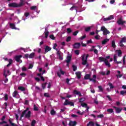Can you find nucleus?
<instances>
[{"label": "nucleus", "mask_w": 126, "mask_h": 126, "mask_svg": "<svg viewBox=\"0 0 126 126\" xmlns=\"http://www.w3.org/2000/svg\"><path fill=\"white\" fill-rule=\"evenodd\" d=\"M23 5H24V0H20L19 4L16 2H11L8 4L9 7H21Z\"/></svg>", "instance_id": "obj_1"}, {"label": "nucleus", "mask_w": 126, "mask_h": 126, "mask_svg": "<svg viewBox=\"0 0 126 126\" xmlns=\"http://www.w3.org/2000/svg\"><path fill=\"white\" fill-rule=\"evenodd\" d=\"M100 31H102L103 32V35H104V36L108 35V34H110L109 30L106 29V28L104 26L101 27Z\"/></svg>", "instance_id": "obj_2"}, {"label": "nucleus", "mask_w": 126, "mask_h": 126, "mask_svg": "<svg viewBox=\"0 0 126 126\" xmlns=\"http://www.w3.org/2000/svg\"><path fill=\"white\" fill-rule=\"evenodd\" d=\"M123 43H126V36L122 37L121 38V40H120V42L119 43V45L120 47H121V48H123V47L125 46V45H124Z\"/></svg>", "instance_id": "obj_3"}, {"label": "nucleus", "mask_w": 126, "mask_h": 126, "mask_svg": "<svg viewBox=\"0 0 126 126\" xmlns=\"http://www.w3.org/2000/svg\"><path fill=\"white\" fill-rule=\"evenodd\" d=\"M21 58H22V55H16L14 57L15 61L17 62V63H22V60H21Z\"/></svg>", "instance_id": "obj_4"}, {"label": "nucleus", "mask_w": 126, "mask_h": 126, "mask_svg": "<svg viewBox=\"0 0 126 126\" xmlns=\"http://www.w3.org/2000/svg\"><path fill=\"white\" fill-rule=\"evenodd\" d=\"M3 60H4V61L5 62H7V61H8V62L9 63L6 65L7 67L10 66V65H11L12 63H13V61L11 59H10L8 60V59H7V58H3Z\"/></svg>", "instance_id": "obj_5"}, {"label": "nucleus", "mask_w": 126, "mask_h": 126, "mask_svg": "<svg viewBox=\"0 0 126 126\" xmlns=\"http://www.w3.org/2000/svg\"><path fill=\"white\" fill-rule=\"evenodd\" d=\"M117 23H118V25H124V24H126V21H123V18L121 17L117 21Z\"/></svg>", "instance_id": "obj_6"}, {"label": "nucleus", "mask_w": 126, "mask_h": 126, "mask_svg": "<svg viewBox=\"0 0 126 126\" xmlns=\"http://www.w3.org/2000/svg\"><path fill=\"white\" fill-rule=\"evenodd\" d=\"M24 116L26 119H28V120H29L30 118H31V111H29L27 113L25 114Z\"/></svg>", "instance_id": "obj_7"}, {"label": "nucleus", "mask_w": 126, "mask_h": 126, "mask_svg": "<svg viewBox=\"0 0 126 126\" xmlns=\"http://www.w3.org/2000/svg\"><path fill=\"white\" fill-rule=\"evenodd\" d=\"M82 64H83V65H85L86 64H87V60H86L85 59V56L83 55L82 57Z\"/></svg>", "instance_id": "obj_8"}, {"label": "nucleus", "mask_w": 126, "mask_h": 126, "mask_svg": "<svg viewBox=\"0 0 126 126\" xmlns=\"http://www.w3.org/2000/svg\"><path fill=\"white\" fill-rule=\"evenodd\" d=\"M113 108L115 109L117 114H120V113L123 111V108H118L116 106H113Z\"/></svg>", "instance_id": "obj_9"}, {"label": "nucleus", "mask_w": 126, "mask_h": 126, "mask_svg": "<svg viewBox=\"0 0 126 126\" xmlns=\"http://www.w3.org/2000/svg\"><path fill=\"white\" fill-rule=\"evenodd\" d=\"M61 54H62V52L61 51H57V56H59V60H60L61 61H63V56Z\"/></svg>", "instance_id": "obj_10"}, {"label": "nucleus", "mask_w": 126, "mask_h": 126, "mask_svg": "<svg viewBox=\"0 0 126 126\" xmlns=\"http://www.w3.org/2000/svg\"><path fill=\"white\" fill-rule=\"evenodd\" d=\"M5 120V116H3L0 119V120L2 121V122H0V125H3V124H7V122L4 121Z\"/></svg>", "instance_id": "obj_11"}, {"label": "nucleus", "mask_w": 126, "mask_h": 126, "mask_svg": "<svg viewBox=\"0 0 126 126\" xmlns=\"http://www.w3.org/2000/svg\"><path fill=\"white\" fill-rule=\"evenodd\" d=\"M72 58V56L71 55H68L66 57V60H65L66 63H70L71 61V59Z\"/></svg>", "instance_id": "obj_12"}, {"label": "nucleus", "mask_w": 126, "mask_h": 126, "mask_svg": "<svg viewBox=\"0 0 126 126\" xmlns=\"http://www.w3.org/2000/svg\"><path fill=\"white\" fill-rule=\"evenodd\" d=\"M112 19H114L113 15H110L108 18H104L103 21H108L109 20H112Z\"/></svg>", "instance_id": "obj_13"}, {"label": "nucleus", "mask_w": 126, "mask_h": 126, "mask_svg": "<svg viewBox=\"0 0 126 126\" xmlns=\"http://www.w3.org/2000/svg\"><path fill=\"white\" fill-rule=\"evenodd\" d=\"M73 94H74V95H78L79 97H82V96L80 92H78L76 90H74Z\"/></svg>", "instance_id": "obj_14"}, {"label": "nucleus", "mask_w": 126, "mask_h": 126, "mask_svg": "<svg viewBox=\"0 0 126 126\" xmlns=\"http://www.w3.org/2000/svg\"><path fill=\"white\" fill-rule=\"evenodd\" d=\"M74 49H79L80 48V43H75L73 45Z\"/></svg>", "instance_id": "obj_15"}, {"label": "nucleus", "mask_w": 126, "mask_h": 126, "mask_svg": "<svg viewBox=\"0 0 126 126\" xmlns=\"http://www.w3.org/2000/svg\"><path fill=\"white\" fill-rule=\"evenodd\" d=\"M75 74L78 79H80V78H81V72L80 71L76 72Z\"/></svg>", "instance_id": "obj_16"}, {"label": "nucleus", "mask_w": 126, "mask_h": 126, "mask_svg": "<svg viewBox=\"0 0 126 126\" xmlns=\"http://www.w3.org/2000/svg\"><path fill=\"white\" fill-rule=\"evenodd\" d=\"M3 75L5 77V79L4 80L5 83L8 82V79L7 78V75L5 74V70L4 71Z\"/></svg>", "instance_id": "obj_17"}, {"label": "nucleus", "mask_w": 126, "mask_h": 126, "mask_svg": "<svg viewBox=\"0 0 126 126\" xmlns=\"http://www.w3.org/2000/svg\"><path fill=\"white\" fill-rule=\"evenodd\" d=\"M77 124V123L76 122V121H70L69 122V126H76Z\"/></svg>", "instance_id": "obj_18"}, {"label": "nucleus", "mask_w": 126, "mask_h": 126, "mask_svg": "<svg viewBox=\"0 0 126 126\" xmlns=\"http://www.w3.org/2000/svg\"><path fill=\"white\" fill-rule=\"evenodd\" d=\"M98 60L100 63H102V62H104V63H105V62H106V61H107V59L103 57H100L98 58Z\"/></svg>", "instance_id": "obj_19"}, {"label": "nucleus", "mask_w": 126, "mask_h": 126, "mask_svg": "<svg viewBox=\"0 0 126 126\" xmlns=\"http://www.w3.org/2000/svg\"><path fill=\"white\" fill-rule=\"evenodd\" d=\"M90 77H91V75L90 74H87L84 76V79L86 80L89 79V80H90L91 79Z\"/></svg>", "instance_id": "obj_20"}, {"label": "nucleus", "mask_w": 126, "mask_h": 126, "mask_svg": "<svg viewBox=\"0 0 126 126\" xmlns=\"http://www.w3.org/2000/svg\"><path fill=\"white\" fill-rule=\"evenodd\" d=\"M10 28H11V29H15V30H16L17 29V28H16L15 27V24H14L13 23L10 24Z\"/></svg>", "instance_id": "obj_21"}, {"label": "nucleus", "mask_w": 126, "mask_h": 126, "mask_svg": "<svg viewBox=\"0 0 126 126\" xmlns=\"http://www.w3.org/2000/svg\"><path fill=\"white\" fill-rule=\"evenodd\" d=\"M8 122L10 125H11V126H18L17 125H16V124L12 123V121H11V118H10L8 120Z\"/></svg>", "instance_id": "obj_22"}, {"label": "nucleus", "mask_w": 126, "mask_h": 126, "mask_svg": "<svg viewBox=\"0 0 126 126\" xmlns=\"http://www.w3.org/2000/svg\"><path fill=\"white\" fill-rule=\"evenodd\" d=\"M51 50H52V48H51L50 46H47L45 47V53H48V52H49V51H51Z\"/></svg>", "instance_id": "obj_23"}, {"label": "nucleus", "mask_w": 126, "mask_h": 126, "mask_svg": "<svg viewBox=\"0 0 126 126\" xmlns=\"http://www.w3.org/2000/svg\"><path fill=\"white\" fill-rule=\"evenodd\" d=\"M109 41H110V39H105L102 41V45H106V44H107V43H108V42H109Z\"/></svg>", "instance_id": "obj_24"}, {"label": "nucleus", "mask_w": 126, "mask_h": 126, "mask_svg": "<svg viewBox=\"0 0 126 126\" xmlns=\"http://www.w3.org/2000/svg\"><path fill=\"white\" fill-rule=\"evenodd\" d=\"M35 57V53H32L30 55H29V59H33Z\"/></svg>", "instance_id": "obj_25"}, {"label": "nucleus", "mask_w": 126, "mask_h": 126, "mask_svg": "<svg viewBox=\"0 0 126 126\" xmlns=\"http://www.w3.org/2000/svg\"><path fill=\"white\" fill-rule=\"evenodd\" d=\"M95 125V124L94 123V122H92V121H90V122H89V123L87 125V126H94Z\"/></svg>", "instance_id": "obj_26"}, {"label": "nucleus", "mask_w": 126, "mask_h": 126, "mask_svg": "<svg viewBox=\"0 0 126 126\" xmlns=\"http://www.w3.org/2000/svg\"><path fill=\"white\" fill-rule=\"evenodd\" d=\"M81 106L83 107V108H87V107H88V105L84 102L81 103Z\"/></svg>", "instance_id": "obj_27"}, {"label": "nucleus", "mask_w": 126, "mask_h": 126, "mask_svg": "<svg viewBox=\"0 0 126 126\" xmlns=\"http://www.w3.org/2000/svg\"><path fill=\"white\" fill-rule=\"evenodd\" d=\"M104 63H105L106 65H107V66H108V67H111V64H110V63H109V61H108L107 59L104 62Z\"/></svg>", "instance_id": "obj_28"}, {"label": "nucleus", "mask_w": 126, "mask_h": 126, "mask_svg": "<svg viewBox=\"0 0 126 126\" xmlns=\"http://www.w3.org/2000/svg\"><path fill=\"white\" fill-rule=\"evenodd\" d=\"M18 89L21 91H25V88L22 86L19 87Z\"/></svg>", "instance_id": "obj_29"}, {"label": "nucleus", "mask_w": 126, "mask_h": 126, "mask_svg": "<svg viewBox=\"0 0 126 126\" xmlns=\"http://www.w3.org/2000/svg\"><path fill=\"white\" fill-rule=\"evenodd\" d=\"M77 6H75V5H73L70 8V10H71V11H72V10H73V9H75V10H77Z\"/></svg>", "instance_id": "obj_30"}, {"label": "nucleus", "mask_w": 126, "mask_h": 126, "mask_svg": "<svg viewBox=\"0 0 126 126\" xmlns=\"http://www.w3.org/2000/svg\"><path fill=\"white\" fill-rule=\"evenodd\" d=\"M69 102L68 100L65 99V102L63 103L64 106H67V105H69Z\"/></svg>", "instance_id": "obj_31"}, {"label": "nucleus", "mask_w": 126, "mask_h": 126, "mask_svg": "<svg viewBox=\"0 0 126 126\" xmlns=\"http://www.w3.org/2000/svg\"><path fill=\"white\" fill-rule=\"evenodd\" d=\"M78 100H79V103H83V102H84V101H85V98L82 97V98H79Z\"/></svg>", "instance_id": "obj_32"}, {"label": "nucleus", "mask_w": 126, "mask_h": 126, "mask_svg": "<svg viewBox=\"0 0 126 126\" xmlns=\"http://www.w3.org/2000/svg\"><path fill=\"white\" fill-rule=\"evenodd\" d=\"M50 114L52 115V116H55V115H56V111H55L54 109L51 110Z\"/></svg>", "instance_id": "obj_33"}, {"label": "nucleus", "mask_w": 126, "mask_h": 126, "mask_svg": "<svg viewBox=\"0 0 126 126\" xmlns=\"http://www.w3.org/2000/svg\"><path fill=\"white\" fill-rule=\"evenodd\" d=\"M107 112L108 113H110V114H112L114 112V109L112 108L108 109Z\"/></svg>", "instance_id": "obj_34"}, {"label": "nucleus", "mask_w": 126, "mask_h": 126, "mask_svg": "<svg viewBox=\"0 0 126 126\" xmlns=\"http://www.w3.org/2000/svg\"><path fill=\"white\" fill-rule=\"evenodd\" d=\"M18 94V92L17 91H15L13 92V94H12L13 97H16V95H17Z\"/></svg>", "instance_id": "obj_35"}, {"label": "nucleus", "mask_w": 126, "mask_h": 126, "mask_svg": "<svg viewBox=\"0 0 126 126\" xmlns=\"http://www.w3.org/2000/svg\"><path fill=\"white\" fill-rule=\"evenodd\" d=\"M98 88L100 92H103V91H104V89H103V87H102V86H99L98 87Z\"/></svg>", "instance_id": "obj_36"}, {"label": "nucleus", "mask_w": 126, "mask_h": 126, "mask_svg": "<svg viewBox=\"0 0 126 126\" xmlns=\"http://www.w3.org/2000/svg\"><path fill=\"white\" fill-rule=\"evenodd\" d=\"M73 71H76L77 69V66L75 65H72Z\"/></svg>", "instance_id": "obj_37"}, {"label": "nucleus", "mask_w": 126, "mask_h": 126, "mask_svg": "<svg viewBox=\"0 0 126 126\" xmlns=\"http://www.w3.org/2000/svg\"><path fill=\"white\" fill-rule=\"evenodd\" d=\"M112 47H113L114 48H116V42H115L114 40L112 41Z\"/></svg>", "instance_id": "obj_38"}, {"label": "nucleus", "mask_w": 126, "mask_h": 126, "mask_svg": "<svg viewBox=\"0 0 126 126\" xmlns=\"http://www.w3.org/2000/svg\"><path fill=\"white\" fill-rule=\"evenodd\" d=\"M122 54H123V53L122 52V50H118V57H122Z\"/></svg>", "instance_id": "obj_39"}, {"label": "nucleus", "mask_w": 126, "mask_h": 126, "mask_svg": "<svg viewBox=\"0 0 126 126\" xmlns=\"http://www.w3.org/2000/svg\"><path fill=\"white\" fill-rule=\"evenodd\" d=\"M71 32H72V31L71 30V29H70V28H67V33L68 34H70V33H71Z\"/></svg>", "instance_id": "obj_40"}, {"label": "nucleus", "mask_w": 126, "mask_h": 126, "mask_svg": "<svg viewBox=\"0 0 126 126\" xmlns=\"http://www.w3.org/2000/svg\"><path fill=\"white\" fill-rule=\"evenodd\" d=\"M121 95H123V96L125 95V94H126V91H121L120 92Z\"/></svg>", "instance_id": "obj_41"}, {"label": "nucleus", "mask_w": 126, "mask_h": 126, "mask_svg": "<svg viewBox=\"0 0 126 126\" xmlns=\"http://www.w3.org/2000/svg\"><path fill=\"white\" fill-rule=\"evenodd\" d=\"M33 110L34 111H38V107L36 106V104H34L33 105Z\"/></svg>", "instance_id": "obj_42"}, {"label": "nucleus", "mask_w": 126, "mask_h": 126, "mask_svg": "<svg viewBox=\"0 0 126 126\" xmlns=\"http://www.w3.org/2000/svg\"><path fill=\"white\" fill-rule=\"evenodd\" d=\"M57 47H58V44H57V43L54 44L53 46L54 50H56V51H60L58 50V49H57Z\"/></svg>", "instance_id": "obj_43"}, {"label": "nucleus", "mask_w": 126, "mask_h": 126, "mask_svg": "<svg viewBox=\"0 0 126 126\" xmlns=\"http://www.w3.org/2000/svg\"><path fill=\"white\" fill-rule=\"evenodd\" d=\"M28 110H29V107H27L26 108V109L24 110L22 113L24 114L25 115V114H26V113L27 112V111H28Z\"/></svg>", "instance_id": "obj_44"}, {"label": "nucleus", "mask_w": 126, "mask_h": 126, "mask_svg": "<svg viewBox=\"0 0 126 126\" xmlns=\"http://www.w3.org/2000/svg\"><path fill=\"white\" fill-rule=\"evenodd\" d=\"M91 30V27H88V28H86L85 30L86 32H89V31H90Z\"/></svg>", "instance_id": "obj_45"}, {"label": "nucleus", "mask_w": 126, "mask_h": 126, "mask_svg": "<svg viewBox=\"0 0 126 126\" xmlns=\"http://www.w3.org/2000/svg\"><path fill=\"white\" fill-rule=\"evenodd\" d=\"M47 84H48L47 83H45L42 84L43 89H45L46 88V85H47Z\"/></svg>", "instance_id": "obj_46"}, {"label": "nucleus", "mask_w": 126, "mask_h": 126, "mask_svg": "<svg viewBox=\"0 0 126 126\" xmlns=\"http://www.w3.org/2000/svg\"><path fill=\"white\" fill-rule=\"evenodd\" d=\"M49 38H50V39H52V40H55V39H56V37H55V36H54V34L50 35L49 36Z\"/></svg>", "instance_id": "obj_47"}, {"label": "nucleus", "mask_w": 126, "mask_h": 126, "mask_svg": "<svg viewBox=\"0 0 126 126\" xmlns=\"http://www.w3.org/2000/svg\"><path fill=\"white\" fill-rule=\"evenodd\" d=\"M35 124H36V120H33L32 122V126H34Z\"/></svg>", "instance_id": "obj_48"}, {"label": "nucleus", "mask_w": 126, "mask_h": 126, "mask_svg": "<svg viewBox=\"0 0 126 126\" xmlns=\"http://www.w3.org/2000/svg\"><path fill=\"white\" fill-rule=\"evenodd\" d=\"M7 100H8V95L6 94L4 96V100L7 101Z\"/></svg>", "instance_id": "obj_49"}, {"label": "nucleus", "mask_w": 126, "mask_h": 126, "mask_svg": "<svg viewBox=\"0 0 126 126\" xmlns=\"http://www.w3.org/2000/svg\"><path fill=\"white\" fill-rule=\"evenodd\" d=\"M79 31H76L75 32H73V36H76L77 34H78Z\"/></svg>", "instance_id": "obj_50"}, {"label": "nucleus", "mask_w": 126, "mask_h": 126, "mask_svg": "<svg viewBox=\"0 0 126 126\" xmlns=\"http://www.w3.org/2000/svg\"><path fill=\"white\" fill-rule=\"evenodd\" d=\"M44 96L47 97V98H50V94L47 93H44Z\"/></svg>", "instance_id": "obj_51"}, {"label": "nucleus", "mask_w": 126, "mask_h": 126, "mask_svg": "<svg viewBox=\"0 0 126 126\" xmlns=\"http://www.w3.org/2000/svg\"><path fill=\"white\" fill-rule=\"evenodd\" d=\"M24 116H25V114H24V113H22V114L20 117V121H22V118H23V117H24Z\"/></svg>", "instance_id": "obj_52"}, {"label": "nucleus", "mask_w": 126, "mask_h": 126, "mask_svg": "<svg viewBox=\"0 0 126 126\" xmlns=\"http://www.w3.org/2000/svg\"><path fill=\"white\" fill-rule=\"evenodd\" d=\"M85 38H86V34H85L82 36H81L80 37V40H83V39H85Z\"/></svg>", "instance_id": "obj_53"}, {"label": "nucleus", "mask_w": 126, "mask_h": 126, "mask_svg": "<svg viewBox=\"0 0 126 126\" xmlns=\"http://www.w3.org/2000/svg\"><path fill=\"white\" fill-rule=\"evenodd\" d=\"M22 71H26V70H27V68H26L25 66H23L22 67Z\"/></svg>", "instance_id": "obj_54"}, {"label": "nucleus", "mask_w": 126, "mask_h": 126, "mask_svg": "<svg viewBox=\"0 0 126 126\" xmlns=\"http://www.w3.org/2000/svg\"><path fill=\"white\" fill-rule=\"evenodd\" d=\"M97 117L102 119V118H104V115L103 114L98 115L97 116Z\"/></svg>", "instance_id": "obj_55"}, {"label": "nucleus", "mask_w": 126, "mask_h": 126, "mask_svg": "<svg viewBox=\"0 0 126 126\" xmlns=\"http://www.w3.org/2000/svg\"><path fill=\"white\" fill-rule=\"evenodd\" d=\"M71 40V37L70 36H68L66 39V42H69Z\"/></svg>", "instance_id": "obj_56"}, {"label": "nucleus", "mask_w": 126, "mask_h": 126, "mask_svg": "<svg viewBox=\"0 0 126 126\" xmlns=\"http://www.w3.org/2000/svg\"><path fill=\"white\" fill-rule=\"evenodd\" d=\"M36 8H37V6H32V7H31V9L32 10H35V9Z\"/></svg>", "instance_id": "obj_57"}, {"label": "nucleus", "mask_w": 126, "mask_h": 126, "mask_svg": "<svg viewBox=\"0 0 126 126\" xmlns=\"http://www.w3.org/2000/svg\"><path fill=\"white\" fill-rule=\"evenodd\" d=\"M74 53H75V55H77V56H78V55H79V50H75Z\"/></svg>", "instance_id": "obj_58"}, {"label": "nucleus", "mask_w": 126, "mask_h": 126, "mask_svg": "<svg viewBox=\"0 0 126 126\" xmlns=\"http://www.w3.org/2000/svg\"><path fill=\"white\" fill-rule=\"evenodd\" d=\"M90 81H93V82H94V83H96V79H92V78H91L90 79Z\"/></svg>", "instance_id": "obj_59"}, {"label": "nucleus", "mask_w": 126, "mask_h": 126, "mask_svg": "<svg viewBox=\"0 0 126 126\" xmlns=\"http://www.w3.org/2000/svg\"><path fill=\"white\" fill-rule=\"evenodd\" d=\"M114 61L115 63H117V55H114Z\"/></svg>", "instance_id": "obj_60"}, {"label": "nucleus", "mask_w": 126, "mask_h": 126, "mask_svg": "<svg viewBox=\"0 0 126 126\" xmlns=\"http://www.w3.org/2000/svg\"><path fill=\"white\" fill-rule=\"evenodd\" d=\"M45 38H48V37L49 36V32H45Z\"/></svg>", "instance_id": "obj_61"}, {"label": "nucleus", "mask_w": 126, "mask_h": 126, "mask_svg": "<svg viewBox=\"0 0 126 126\" xmlns=\"http://www.w3.org/2000/svg\"><path fill=\"white\" fill-rule=\"evenodd\" d=\"M94 53L95 55H98V50L97 49H94Z\"/></svg>", "instance_id": "obj_62"}, {"label": "nucleus", "mask_w": 126, "mask_h": 126, "mask_svg": "<svg viewBox=\"0 0 126 126\" xmlns=\"http://www.w3.org/2000/svg\"><path fill=\"white\" fill-rule=\"evenodd\" d=\"M31 68H33V64H30V65H29L28 69H30Z\"/></svg>", "instance_id": "obj_63"}, {"label": "nucleus", "mask_w": 126, "mask_h": 126, "mask_svg": "<svg viewBox=\"0 0 126 126\" xmlns=\"http://www.w3.org/2000/svg\"><path fill=\"white\" fill-rule=\"evenodd\" d=\"M60 73L61 74H62L63 75V74H64V72L63 71V70H62V69H60Z\"/></svg>", "instance_id": "obj_64"}]
</instances>
